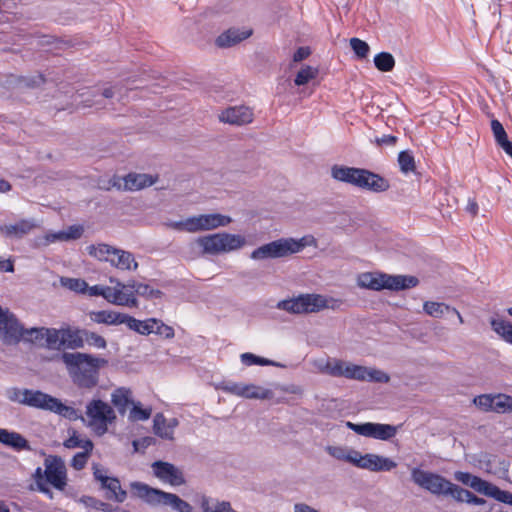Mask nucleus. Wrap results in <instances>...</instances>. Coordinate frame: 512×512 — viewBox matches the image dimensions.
Instances as JSON below:
<instances>
[{
  "mask_svg": "<svg viewBox=\"0 0 512 512\" xmlns=\"http://www.w3.org/2000/svg\"><path fill=\"white\" fill-rule=\"evenodd\" d=\"M240 358H241V362L246 366H252V365L279 366L278 363H276L272 360L257 356L255 354L249 353V352L241 354Z\"/></svg>",
  "mask_w": 512,
  "mask_h": 512,
  "instance_id": "a18cd8bd",
  "label": "nucleus"
},
{
  "mask_svg": "<svg viewBox=\"0 0 512 512\" xmlns=\"http://www.w3.org/2000/svg\"><path fill=\"white\" fill-rule=\"evenodd\" d=\"M220 122L242 126L253 121L252 110L244 105L229 106L218 116Z\"/></svg>",
  "mask_w": 512,
  "mask_h": 512,
  "instance_id": "f3484780",
  "label": "nucleus"
},
{
  "mask_svg": "<svg viewBox=\"0 0 512 512\" xmlns=\"http://www.w3.org/2000/svg\"><path fill=\"white\" fill-rule=\"evenodd\" d=\"M494 412L501 414L512 413V396L504 393L496 394Z\"/></svg>",
  "mask_w": 512,
  "mask_h": 512,
  "instance_id": "09e8293b",
  "label": "nucleus"
},
{
  "mask_svg": "<svg viewBox=\"0 0 512 512\" xmlns=\"http://www.w3.org/2000/svg\"><path fill=\"white\" fill-rule=\"evenodd\" d=\"M83 232L84 229L81 225H71L65 230L66 239L67 241L77 240L81 238Z\"/></svg>",
  "mask_w": 512,
  "mask_h": 512,
  "instance_id": "0e129e2a",
  "label": "nucleus"
},
{
  "mask_svg": "<svg viewBox=\"0 0 512 512\" xmlns=\"http://www.w3.org/2000/svg\"><path fill=\"white\" fill-rule=\"evenodd\" d=\"M390 377L387 373L377 370L367 368V374L365 377V381L375 382V383H387L389 382Z\"/></svg>",
  "mask_w": 512,
  "mask_h": 512,
  "instance_id": "4d7b16f0",
  "label": "nucleus"
},
{
  "mask_svg": "<svg viewBox=\"0 0 512 512\" xmlns=\"http://www.w3.org/2000/svg\"><path fill=\"white\" fill-rule=\"evenodd\" d=\"M60 282L62 286L74 292L85 293L88 289L87 282L82 279L62 277Z\"/></svg>",
  "mask_w": 512,
  "mask_h": 512,
  "instance_id": "8fccbe9b",
  "label": "nucleus"
},
{
  "mask_svg": "<svg viewBox=\"0 0 512 512\" xmlns=\"http://www.w3.org/2000/svg\"><path fill=\"white\" fill-rule=\"evenodd\" d=\"M131 488L135 495L151 506H168L177 512H192L190 503L174 493L150 487L142 482H132Z\"/></svg>",
  "mask_w": 512,
  "mask_h": 512,
  "instance_id": "7ed1b4c3",
  "label": "nucleus"
},
{
  "mask_svg": "<svg viewBox=\"0 0 512 512\" xmlns=\"http://www.w3.org/2000/svg\"><path fill=\"white\" fill-rule=\"evenodd\" d=\"M36 227L35 223L31 220L22 219L15 224L0 226V232L8 238L16 237L21 238L28 234Z\"/></svg>",
  "mask_w": 512,
  "mask_h": 512,
  "instance_id": "393cba45",
  "label": "nucleus"
},
{
  "mask_svg": "<svg viewBox=\"0 0 512 512\" xmlns=\"http://www.w3.org/2000/svg\"><path fill=\"white\" fill-rule=\"evenodd\" d=\"M246 239L237 234L227 232L215 233L199 237L197 244L202 248L204 254L218 255L242 248Z\"/></svg>",
  "mask_w": 512,
  "mask_h": 512,
  "instance_id": "423d86ee",
  "label": "nucleus"
},
{
  "mask_svg": "<svg viewBox=\"0 0 512 512\" xmlns=\"http://www.w3.org/2000/svg\"><path fill=\"white\" fill-rule=\"evenodd\" d=\"M44 465L46 482L57 490H64L67 485V471L64 461L59 456H48Z\"/></svg>",
  "mask_w": 512,
  "mask_h": 512,
  "instance_id": "ddd939ff",
  "label": "nucleus"
},
{
  "mask_svg": "<svg viewBox=\"0 0 512 512\" xmlns=\"http://www.w3.org/2000/svg\"><path fill=\"white\" fill-rule=\"evenodd\" d=\"M91 452L92 451H83L76 453L71 460V466L75 470H82L85 467Z\"/></svg>",
  "mask_w": 512,
  "mask_h": 512,
  "instance_id": "052dcab7",
  "label": "nucleus"
},
{
  "mask_svg": "<svg viewBox=\"0 0 512 512\" xmlns=\"http://www.w3.org/2000/svg\"><path fill=\"white\" fill-rule=\"evenodd\" d=\"M151 468L154 476L162 482L172 486H180L186 482L183 472L172 463L157 460L152 463Z\"/></svg>",
  "mask_w": 512,
  "mask_h": 512,
  "instance_id": "4468645a",
  "label": "nucleus"
},
{
  "mask_svg": "<svg viewBox=\"0 0 512 512\" xmlns=\"http://www.w3.org/2000/svg\"><path fill=\"white\" fill-rule=\"evenodd\" d=\"M456 492L454 500L461 503H468L472 505H485L487 501L473 494L471 491L464 489L460 486L454 489Z\"/></svg>",
  "mask_w": 512,
  "mask_h": 512,
  "instance_id": "f704fd0d",
  "label": "nucleus"
},
{
  "mask_svg": "<svg viewBox=\"0 0 512 512\" xmlns=\"http://www.w3.org/2000/svg\"><path fill=\"white\" fill-rule=\"evenodd\" d=\"M222 389L225 392L244 397L247 399H271L273 392L269 389L256 386L254 384H239L229 382L226 383Z\"/></svg>",
  "mask_w": 512,
  "mask_h": 512,
  "instance_id": "2eb2a0df",
  "label": "nucleus"
},
{
  "mask_svg": "<svg viewBox=\"0 0 512 512\" xmlns=\"http://www.w3.org/2000/svg\"><path fill=\"white\" fill-rule=\"evenodd\" d=\"M491 130L493 132V136L495 138V141L496 143L501 147L502 145H504L506 142L509 141L508 139V136H507V133L503 127V125L501 124L500 121H498L497 119H493L491 121Z\"/></svg>",
  "mask_w": 512,
  "mask_h": 512,
  "instance_id": "864d4df0",
  "label": "nucleus"
},
{
  "mask_svg": "<svg viewBox=\"0 0 512 512\" xmlns=\"http://www.w3.org/2000/svg\"><path fill=\"white\" fill-rule=\"evenodd\" d=\"M124 324L132 331L140 335H149L154 332V326L157 324L156 318H149L146 320H138L126 314Z\"/></svg>",
  "mask_w": 512,
  "mask_h": 512,
  "instance_id": "cd10ccee",
  "label": "nucleus"
},
{
  "mask_svg": "<svg viewBox=\"0 0 512 512\" xmlns=\"http://www.w3.org/2000/svg\"><path fill=\"white\" fill-rule=\"evenodd\" d=\"M45 332V341H46V347L49 349H62V346H60V341L62 337V328L55 329V328H44Z\"/></svg>",
  "mask_w": 512,
  "mask_h": 512,
  "instance_id": "c03bdc74",
  "label": "nucleus"
},
{
  "mask_svg": "<svg viewBox=\"0 0 512 512\" xmlns=\"http://www.w3.org/2000/svg\"><path fill=\"white\" fill-rule=\"evenodd\" d=\"M23 335L24 326L15 314L0 306V340L5 345H17L22 341Z\"/></svg>",
  "mask_w": 512,
  "mask_h": 512,
  "instance_id": "9b49d317",
  "label": "nucleus"
},
{
  "mask_svg": "<svg viewBox=\"0 0 512 512\" xmlns=\"http://www.w3.org/2000/svg\"><path fill=\"white\" fill-rule=\"evenodd\" d=\"M398 164L401 172L405 174L414 172L416 169L414 156L408 150L401 151L398 154Z\"/></svg>",
  "mask_w": 512,
  "mask_h": 512,
  "instance_id": "79ce46f5",
  "label": "nucleus"
},
{
  "mask_svg": "<svg viewBox=\"0 0 512 512\" xmlns=\"http://www.w3.org/2000/svg\"><path fill=\"white\" fill-rule=\"evenodd\" d=\"M0 443L15 450L30 449L29 442L19 433L0 428Z\"/></svg>",
  "mask_w": 512,
  "mask_h": 512,
  "instance_id": "bb28decb",
  "label": "nucleus"
},
{
  "mask_svg": "<svg viewBox=\"0 0 512 512\" xmlns=\"http://www.w3.org/2000/svg\"><path fill=\"white\" fill-rule=\"evenodd\" d=\"M474 404L484 410L493 411L495 410L496 394H482L474 398Z\"/></svg>",
  "mask_w": 512,
  "mask_h": 512,
  "instance_id": "3c124183",
  "label": "nucleus"
},
{
  "mask_svg": "<svg viewBox=\"0 0 512 512\" xmlns=\"http://www.w3.org/2000/svg\"><path fill=\"white\" fill-rule=\"evenodd\" d=\"M307 245L306 237L298 240L294 238H280L254 249L250 254V258L253 260L284 258L300 252Z\"/></svg>",
  "mask_w": 512,
  "mask_h": 512,
  "instance_id": "39448f33",
  "label": "nucleus"
},
{
  "mask_svg": "<svg viewBox=\"0 0 512 512\" xmlns=\"http://www.w3.org/2000/svg\"><path fill=\"white\" fill-rule=\"evenodd\" d=\"M346 427L358 435L382 441L392 439L397 433V427L391 424L373 422L353 423L347 421Z\"/></svg>",
  "mask_w": 512,
  "mask_h": 512,
  "instance_id": "f8f14e48",
  "label": "nucleus"
},
{
  "mask_svg": "<svg viewBox=\"0 0 512 512\" xmlns=\"http://www.w3.org/2000/svg\"><path fill=\"white\" fill-rule=\"evenodd\" d=\"M61 359L74 384L86 389L98 384L99 370L108 364L105 358L81 352H64Z\"/></svg>",
  "mask_w": 512,
  "mask_h": 512,
  "instance_id": "f257e3e1",
  "label": "nucleus"
},
{
  "mask_svg": "<svg viewBox=\"0 0 512 512\" xmlns=\"http://www.w3.org/2000/svg\"><path fill=\"white\" fill-rule=\"evenodd\" d=\"M361 168L348 167L344 165H334L331 168V176L333 179L351 184L355 186L357 177L361 173Z\"/></svg>",
  "mask_w": 512,
  "mask_h": 512,
  "instance_id": "a878e982",
  "label": "nucleus"
},
{
  "mask_svg": "<svg viewBox=\"0 0 512 512\" xmlns=\"http://www.w3.org/2000/svg\"><path fill=\"white\" fill-rule=\"evenodd\" d=\"M86 415L89 418L88 425L95 426L99 434L105 433L108 424L116 419L113 408L100 399H93L87 404Z\"/></svg>",
  "mask_w": 512,
  "mask_h": 512,
  "instance_id": "9d476101",
  "label": "nucleus"
},
{
  "mask_svg": "<svg viewBox=\"0 0 512 512\" xmlns=\"http://www.w3.org/2000/svg\"><path fill=\"white\" fill-rule=\"evenodd\" d=\"M492 329L502 337L506 342L512 344V324L510 322L498 319H491Z\"/></svg>",
  "mask_w": 512,
  "mask_h": 512,
  "instance_id": "c9c22d12",
  "label": "nucleus"
},
{
  "mask_svg": "<svg viewBox=\"0 0 512 512\" xmlns=\"http://www.w3.org/2000/svg\"><path fill=\"white\" fill-rule=\"evenodd\" d=\"M79 501L84 504L86 507L93 508L95 510H100L101 507H107L105 502L92 497V496H82Z\"/></svg>",
  "mask_w": 512,
  "mask_h": 512,
  "instance_id": "e2e57ef3",
  "label": "nucleus"
},
{
  "mask_svg": "<svg viewBox=\"0 0 512 512\" xmlns=\"http://www.w3.org/2000/svg\"><path fill=\"white\" fill-rule=\"evenodd\" d=\"M154 334H157L165 339H172L175 335L173 327L166 325L163 321L157 319V324L154 326Z\"/></svg>",
  "mask_w": 512,
  "mask_h": 512,
  "instance_id": "bf43d9fd",
  "label": "nucleus"
},
{
  "mask_svg": "<svg viewBox=\"0 0 512 512\" xmlns=\"http://www.w3.org/2000/svg\"><path fill=\"white\" fill-rule=\"evenodd\" d=\"M231 221L229 216L214 213L189 217L182 221L172 222L169 226L180 231L197 232L225 227Z\"/></svg>",
  "mask_w": 512,
  "mask_h": 512,
  "instance_id": "1a4fd4ad",
  "label": "nucleus"
},
{
  "mask_svg": "<svg viewBox=\"0 0 512 512\" xmlns=\"http://www.w3.org/2000/svg\"><path fill=\"white\" fill-rule=\"evenodd\" d=\"M252 30H240L237 28H230L223 32L216 38V45L220 48H227L240 43L241 41L249 38Z\"/></svg>",
  "mask_w": 512,
  "mask_h": 512,
  "instance_id": "4be33fe9",
  "label": "nucleus"
},
{
  "mask_svg": "<svg viewBox=\"0 0 512 512\" xmlns=\"http://www.w3.org/2000/svg\"><path fill=\"white\" fill-rule=\"evenodd\" d=\"M329 374L333 377H345L359 381H365L367 367L347 363L341 360L336 361L329 366Z\"/></svg>",
  "mask_w": 512,
  "mask_h": 512,
  "instance_id": "a211bd4d",
  "label": "nucleus"
},
{
  "mask_svg": "<svg viewBox=\"0 0 512 512\" xmlns=\"http://www.w3.org/2000/svg\"><path fill=\"white\" fill-rule=\"evenodd\" d=\"M63 445L68 449L80 447L83 448L84 451L93 450V442L90 439H79L75 430L73 431L72 435L64 441Z\"/></svg>",
  "mask_w": 512,
  "mask_h": 512,
  "instance_id": "37998d69",
  "label": "nucleus"
},
{
  "mask_svg": "<svg viewBox=\"0 0 512 512\" xmlns=\"http://www.w3.org/2000/svg\"><path fill=\"white\" fill-rule=\"evenodd\" d=\"M157 181V177H153L149 174H137V173H129L124 177L114 178L112 181V186L116 187L118 190H129L136 191L143 189L145 187H149L153 185Z\"/></svg>",
  "mask_w": 512,
  "mask_h": 512,
  "instance_id": "dca6fc26",
  "label": "nucleus"
},
{
  "mask_svg": "<svg viewBox=\"0 0 512 512\" xmlns=\"http://www.w3.org/2000/svg\"><path fill=\"white\" fill-rule=\"evenodd\" d=\"M411 479L416 485L434 495H444L451 496L453 499L455 498L456 492L454 489L458 488V485L450 482L439 474L424 471L420 468H413L411 471Z\"/></svg>",
  "mask_w": 512,
  "mask_h": 512,
  "instance_id": "0eeeda50",
  "label": "nucleus"
},
{
  "mask_svg": "<svg viewBox=\"0 0 512 512\" xmlns=\"http://www.w3.org/2000/svg\"><path fill=\"white\" fill-rule=\"evenodd\" d=\"M56 241H67L65 231H59L54 233H48L44 236V245H49L50 243H54Z\"/></svg>",
  "mask_w": 512,
  "mask_h": 512,
  "instance_id": "774afa93",
  "label": "nucleus"
},
{
  "mask_svg": "<svg viewBox=\"0 0 512 512\" xmlns=\"http://www.w3.org/2000/svg\"><path fill=\"white\" fill-rule=\"evenodd\" d=\"M455 479L462 484L471 487L476 492L483 494L487 497L494 498L495 500L512 506V493L509 491L501 490L496 485L483 480L482 478L472 475L468 472L457 471L455 472Z\"/></svg>",
  "mask_w": 512,
  "mask_h": 512,
  "instance_id": "6e6552de",
  "label": "nucleus"
},
{
  "mask_svg": "<svg viewBox=\"0 0 512 512\" xmlns=\"http://www.w3.org/2000/svg\"><path fill=\"white\" fill-rule=\"evenodd\" d=\"M179 424L176 418L167 421L162 413H157L153 419L154 433L162 439L172 440L174 428Z\"/></svg>",
  "mask_w": 512,
  "mask_h": 512,
  "instance_id": "5701e85b",
  "label": "nucleus"
},
{
  "mask_svg": "<svg viewBox=\"0 0 512 512\" xmlns=\"http://www.w3.org/2000/svg\"><path fill=\"white\" fill-rule=\"evenodd\" d=\"M151 408H142L140 402H133L132 409L129 413V420L132 422L145 421L151 417Z\"/></svg>",
  "mask_w": 512,
  "mask_h": 512,
  "instance_id": "de8ad7c7",
  "label": "nucleus"
},
{
  "mask_svg": "<svg viewBox=\"0 0 512 512\" xmlns=\"http://www.w3.org/2000/svg\"><path fill=\"white\" fill-rule=\"evenodd\" d=\"M375 67L381 72H390L395 66V59L389 52H380L374 57Z\"/></svg>",
  "mask_w": 512,
  "mask_h": 512,
  "instance_id": "e433bc0d",
  "label": "nucleus"
},
{
  "mask_svg": "<svg viewBox=\"0 0 512 512\" xmlns=\"http://www.w3.org/2000/svg\"><path fill=\"white\" fill-rule=\"evenodd\" d=\"M131 396V390L125 387H119L111 394V402L120 415H124L128 406L133 404Z\"/></svg>",
  "mask_w": 512,
  "mask_h": 512,
  "instance_id": "c756f323",
  "label": "nucleus"
},
{
  "mask_svg": "<svg viewBox=\"0 0 512 512\" xmlns=\"http://www.w3.org/2000/svg\"><path fill=\"white\" fill-rule=\"evenodd\" d=\"M450 306L445 303L426 301L423 304V310L426 314L434 318L442 317L446 312H450Z\"/></svg>",
  "mask_w": 512,
  "mask_h": 512,
  "instance_id": "ea45409f",
  "label": "nucleus"
},
{
  "mask_svg": "<svg viewBox=\"0 0 512 512\" xmlns=\"http://www.w3.org/2000/svg\"><path fill=\"white\" fill-rule=\"evenodd\" d=\"M44 328L45 327H41V328L34 327V328H30V329L24 328V335H23L22 341L33 343V344H39L45 338Z\"/></svg>",
  "mask_w": 512,
  "mask_h": 512,
  "instance_id": "603ef678",
  "label": "nucleus"
},
{
  "mask_svg": "<svg viewBox=\"0 0 512 512\" xmlns=\"http://www.w3.org/2000/svg\"><path fill=\"white\" fill-rule=\"evenodd\" d=\"M109 282L114 284V289L123 297L122 306L130 307V308H138L139 301L137 297L134 296L133 284L134 280H128L126 283L121 282L119 279L110 277Z\"/></svg>",
  "mask_w": 512,
  "mask_h": 512,
  "instance_id": "412c9836",
  "label": "nucleus"
},
{
  "mask_svg": "<svg viewBox=\"0 0 512 512\" xmlns=\"http://www.w3.org/2000/svg\"><path fill=\"white\" fill-rule=\"evenodd\" d=\"M102 489H106V498L122 503L127 497V492L121 488L120 481L115 477H108L106 482L101 484Z\"/></svg>",
  "mask_w": 512,
  "mask_h": 512,
  "instance_id": "2f4dec72",
  "label": "nucleus"
},
{
  "mask_svg": "<svg viewBox=\"0 0 512 512\" xmlns=\"http://www.w3.org/2000/svg\"><path fill=\"white\" fill-rule=\"evenodd\" d=\"M116 249L117 248L105 243L90 245L87 247L89 255L97 258L100 261H106L109 263L112 259V254L115 253Z\"/></svg>",
  "mask_w": 512,
  "mask_h": 512,
  "instance_id": "72a5a7b5",
  "label": "nucleus"
},
{
  "mask_svg": "<svg viewBox=\"0 0 512 512\" xmlns=\"http://www.w3.org/2000/svg\"><path fill=\"white\" fill-rule=\"evenodd\" d=\"M318 73H319L318 68L306 65L298 71V73L296 74V77L294 79V83L297 86L305 85L310 80L316 78Z\"/></svg>",
  "mask_w": 512,
  "mask_h": 512,
  "instance_id": "a19ab883",
  "label": "nucleus"
},
{
  "mask_svg": "<svg viewBox=\"0 0 512 512\" xmlns=\"http://www.w3.org/2000/svg\"><path fill=\"white\" fill-rule=\"evenodd\" d=\"M52 412L57 413L69 420L81 419L84 421L83 416L79 414L77 409L63 404L59 399L56 400V404H54Z\"/></svg>",
  "mask_w": 512,
  "mask_h": 512,
  "instance_id": "58836bf2",
  "label": "nucleus"
},
{
  "mask_svg": "<svg viewBox=\"0 0 512 512\" xmlns=\"http://www.w3.org/2000/svg\"><path fill=\"white\" fill-rule=\"evenodd\" d=\"M84 329L65 327L62 328V337L60 346L62 349H80L83 348Z\"/></svg>",
  "mask_w": 512,
  "mask_h": 512,
  "instance_id": "b1692460",
  "label": "nucleus"
},
{
  "mask_svg": "<svg viewBox=\"0 0 512 512\" xmlns=\"http://www.w3.org/2000/svg\"><path fill=\"white\" fill-rule=\"evenodd\" d=\"M102 291L104 292L102 294V297L106 299L109 303L122 306L124 298L120 297V294L117 291H115L114 288L109 286H103Z\"/></svg>",
  "mask_w": 512,
  "mask_h": 512,
  "instance_id": "13d9d810",
  "label": "nucleus"
},
{
  "mask_svg": "<svg viewBox=\"0 0 512 512\" xmlns=\"http://www.w3.org/2000/svg\"><path fill=\"white\" fill-rule=\"evenodd\" d=\"M350 46H351V49L353 50V52L355 53V55L359 59L366 58L370 51L369 45L365 41H363L359 38H355V37L351 38Z\"/></svg>",
  "mask_w": 512,
  "mask_h": 512,
  "instance_id": "5fc2aeb1",
  "label": "nucleus"
},
{
  "mask_svg": "<svg viewBox=\"0 0 512 512\" xmlns=\"http://www.w3.org/2000/svg\"><path fill=\"white\" fill-rule=\"evenodd\" d=\"M357 284L361 288L374 291H381L383 289L400 291L416 287L419 284V279L412 275L365 272L358 276Z\"/></svg>",
  "mask_w": 512,
  "mask_h": 512,
  "instance_id": "f03ea898",
  "label": "nucleus"
},
{
  "mask_svg": "<svg viewBox=\"0 0 512 512\" xmlns=\"http://www.w3.org/2000/svg\"><path fill=\"white\" fill-rule=\"evenodd\" d=\"M85 342H87L90 346H94L100 349H104L107 346L106 340L102 336L86 329H84L83 344Z\"/></svg>",
  "mask_w": 512,
  "mask_h": 512,
  "instance_id": "6e6d98bb",
  "label": "nucleus"
},
{
  "mask_svg": "<svg viewBox=\"0 0 512 512\" xmlns=\"http://www.w3.org/2000/svg\"><path fill=\"white\" fill-rule=\"evenodd\" d=\"M57 398L46 394L40 390L24 389V397L22 404L38 408L42 410H48L52 412L54 404H56Z\"/></svg>",
  "mask_w": 512,
  "mask_h": 512,
  "instance_id": "6ab92c4d",
  "label": "nucleus"
},
{
  "mask_svg": "<svg viewBox=\"0 0 512 512\" xmlns=\"http://www.w3.org/2000/svg\"><path fill=\"white\" fill-rule=\"evenodd\" d=\"M397 467V463L391 458L367 453L364 454L360 469H366L372 472H389Z\"/></svg>",
  "mask_w": 512,
  "mask_h": 512,
  "instance_id": "aec40b11",
  "label": "nucleus"
},
{
  "mask_svg": "<svg viewBox=\"0 0 512 512\" xmlns=\"http://www.w3.org/2000/svg\"><path fill=\"white\" fill-rule=\"evenodd\" d=\"M110 264L121 270L132 269L135 271L138 268V263L135 261L133 254L118 248L115 253L112 254Z\"/></svg>",
  "mask_w": 512,
  "mask_h": 512,
  "instance_id": "c85d7f7f",
  "label": "nucleus"
},
{
  "mask_svg": "<svg viewBox=\"0 0 512 512\" xmlns=\"http://www.w3.org/2000/svg\"><path fill=\"white\" fill-rule=\"evenodd\" d=\"M369 177L370 178L367 181L368 186L366 190L374 193H381L387 191L390 188L389 181L383 176L373 172V176Z\"/></svg>",
  "mask_w": 512,
  "mask_h": 512,
  "instance_id": "4c0bfd02",
  "label": "nucleus"
},
{
  "mask_svg": "<svg viewBox=\"0 0 512 512\" xmlns=\"http://www.w3.org/2000/svg\"><path fill=\"white\" fill-rule=\"evenodd\" d=\"M361 173H359L357 177V181L355 183V186L361 189L366 190L367 189V181L369 180V176H373V172L364 168H361Z\"/></svg>",
  "mask_w": 512,
  "mask_h": 512,
  "instance_id": "69168bd1",
  "label": "nucleus"
},
{
  "mask_svg": "<svg viewBox=\"0 0 512 512\" xmlns=\"http://www.w3.org/2000/svg\"><path fill=\"white\" fill-rule=\"evenodd\" d=\"M126 314L114 311H93L90 313V318L93 322L98 324L119 325L124 324Z\"/></svg>",
  "mask_w": 512,
  "mask_h": 512,
  "instance_id": "7c9ffc66",
  "label": "nucleus"
},
{
  "mask_svg": "<svg viewBox=\"0 0 512 512\" xmlns=\"http://www.w3.org/2000/svg\"><path fill=\"white\" fill-rule=\"evenodd\" d=\"M134 296L143 297L146 300L161 299L164 293L159 289H154L150 285L134 280Z\"/></svg>",
  "mask_w": 512,
  "mask_h": 512,
  "instance_id": "473e14b6",
  "label": "nucleus"
},
{
  "mask_svg": "<svg viewBox=\"0 0 512 512\" xmlns=\"http://www.w3.org/2000/svg\"><path fill=\"white\" fill-rule=\"evenodd\" d=\"M363 456L364 455H362L359 451L352 449V448H347L344 461L351 463L354 466L360 468L361 464H362Z\"/></svg>",
  "mask_w": 512,
  "mask_h": 512,
  "instance_id": "680f3d73",
  "label": "nucleus"
},
{
  "mask_svg": "<svg viewBox=\"0 0 512 512\" xmlns=\"http://www.w3.org/2000/svg\"><path fill=\"white\" fill-rule=\"evenodd\" d=\"M338 306V300L320 294H301L277 304V308L292 314L315 313L326 308L336 309Z\"/></svg>",
  "mask_w": 512,
  "mask_h": 512,
  "instance_id": "20e7f679",
  "label": "nucleus"
},
{
  "mask_svg": "<svg viewBox=\"0 0 512 512\" xmlns=\"http://www.w3.org/2000/svg\"><path fill=\"white\" fill-rule=\"evenodd\" d=\"M45 81L44 75L39 73L31 76H22L18 79L17 83L20 88L35 89L41 87Z\"/></svg>",
  "mask_w": 512,
  "mask_h": 512,
  "instance_id": "49530a36",
  "label": "nucleus"
},
{
  "mask_svg": "<svg viewBox=\"0 0 512 512\" xmlns=\"http://www.w3.org/2000/svg\"><path fill=\"white\" fill-rule=\"evenodd\" d=\"M346 450H347V448L342 447V446H328L326 448V451L330 456H332L333 458H335L337 460H342V461L345 460Z\"/></svg>",
  "mask_w": 512,
  "mask_h": 512,
  "instance_id": "338daca9",
  "label": "nucleus"
}]
</instances>
